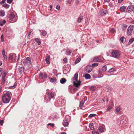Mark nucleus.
<instances>
[{
  "mask_svg": "<svg viewBox=\"0 0 134 134\" xmlns=\"http://www.w3.org/2000/svg\"><path fill=\"white\" fill-rule=\"evenodd\" d=\"M11 97L9 93L7 92L4 94L2 97V100L4 103H7L10 101Z\"/></svg>",
  "mask_w": 134,
  "mask_h": 134,
  "instance_id": "f257e3e1",
  "label": "nucleus"
},
{
  "mask_svg": "<svg viewBox=\"0 0 134 134\" xmlns=\"http://www.w3.org/2000/svg\"><path fill=\"white\" fill-rule=\"evenodd\" d=\"M120 52L117 50H112L111 56L114 58L117 59L119 58L120 57Z\"/></svg>",
  "mask_w": 134,
  "mask_h": 134,
  "instance_id": "f03ea898",
  "label": "nucleus"
},
{
  "mask_svg": "<svg viewBox=\"0 0 134 134\" xmlns=\"http://www.w3.org/2000/svg\"><path fill=\"white\" fill-rule=\"evenodd\" d=\"M54 94L52 92H50L48 93L44 97V99L47 101L50 100L51 99L54 98Z\"/></svg>",
  "mask_w": 134,
  "mask_h": 134,
  "instance_id": "7ed1b4c3",
  "label": "nucleus"
},
{
  "mask_svg": "<svg viewBox=\"0 0 134 134\" xmlns=\"http://www.w3.org/2000/svg\"><path fill=\"white\" fill-rule=\"evenodd\" d=\"M7 74V70L4 69L3 71L2 75V79L1 80V84H4L5 82V77L6 75Z\"/></svg>",
  "mask_w": 134,
  "mask_h": 134,
  "instance_id": "20e7f679",
  "label": "nucleus"
},
{
  "mask_svg": "<svg viewBox=\"0 0 134 134\" xmlns=\"http://www.w3.org/2000/svg\"><path fill=\"white\" fill-rule=\"evenodd\" d=\"M127 117L126 116L124 115L122 116L119 118V120H120V124L123 125V124L127 123Z\"/></svg>",
  "mask_w": 134,
  "mask_h": 134,
  "instance_id": "39448f33",
  "label": "nucleus"
},
{
  "mask_svg": "<svg viewBox=\"0 0 134 134\" xmlns=\"http://www.w3.org/2000/svg\"><path fill=\"white\" fill-rule=\"evenodd\" d=\"M31 63V62L30 58L27 57L23 61V63L24 65H30Z\"/></svg>",
  "mask_w": 134,
  "mask_h": 134,
  "instance_id": "423d86ee",
  "label": "nucleus"
},
{
  "mask_svg": "<svg viewBox=\"0 0 134 134\" xmlns=\"http://www.w3.org/2000/svg\"><path fill=\"white\" fill-rule=\"evenodd\" d=\"M16 59V54H11L9 55V60L12 62L15 61Z\"/></svg>",
  "mask_w": 134,
  "mask_h": 134,
  "instance_id": "0eeeda50",
  "label": "nucleus"
},
{
  "mask_svg": "<svg viewBox=\"0 0 134 134\" xmlns=\"http://www.w3.org/2000/svg\"><path fill=\"white\" fill-rule=\"evenodd\" d=\"M133 25H130L128 27L127 30V34L129 35L132 33L133 29Z\"/></svg>",
  "mask_w": 134,
  "mask_h": 134,
  "instance_id": "6e6552de",
  "label": "nucleus"
},
{
  "mask_svg": "<svg viewBox=\"0 0 134 134\" xmlns=\"http://www.w3.org/2000/svg\"><path fill=\"white\" fill-rule=\"evenodd\" d=\"M105 128L104 126H99L98 128V130L100 132H103L105 131Z\"/></svg>",
  "mask_w": 134,
  "mask_h": 134,
  "instance_id": "1a4fd4ad",
  "label": "nucleus"
},
{
  "mask_svg": "<svg viewBox=\"0 0 134 134\" xmlns=\"http://www.w3.org/2000/svg\"><path fill=\"white\" fill-rule=\"evenodd\" d=\"M93 61L94 62H101L102 60L100 57L96 56L94 57Z\"/></svg>",
  "mask_w": 134,
  "mask_h": 134,
  "instance_id": "9d476101",
  "label": "nucleus"
},
{
  "mask_svg": "<svg viewBox=\"0 0 134 134\" xmlns=\"http://www.w3.org/2000/svg\"><path fill=\"white\" fill-rule=\"evenodd\" d=\"M39 77L40 79H44L47 78V76L45 73H41L39 74Z\"/></svg>",
  "mask_w": 134,
  "mask_h": 134,
  "instance_id": "9b49d317",
  "label": "nucleus"
},
{
  "mask_svg": "<svg viewBox=\"0 0 134 134\" xmlns=\"http://www.w3.org/2000/svg\"><path fill=\"white\" fill-rule=\"evenodd\" d=\"M127 10L130 12H132L134 11V5H130L127 8Z\"/></svg>",
  "mask_w": 134,
  "mask_h": 134,
  "instance_id": "f8f14e48",
  "label": "nucleus"
},
{
  "mask_svg": "<svg viewBox=\"0 0 134 134\" xmlns=\"http://www.w3.org/2000/svg\"><path fill=\"white\" fill-rule=\"evenodd\" d=\"M86 69L87 72L88 73H90L92 71V68L90 65H88L86 67Z\"/></svg>",
  "mask_w": 134,
  "mask_h": 134,
  "instance_id": "ddd939ff",
  "label": "nucleus"
},
{
  "mask_svg": "<svg viewBox=\"0 0 134 134\" xmlns=\"http://www.w3.org/2000/svg\"><path fill=\"white\" fill-rule=\"evenodd\" d=\"M15 15L13 13L10 14L9 17V19L12 21H14V22L16 21V20L14 19Z\"/></svg>",
  "mask_w": 134,
  "mask_h": 134,
  "instance_id": "4468645a",
  "label": "nucleus"
},
{
  "mask_svg": "<svg viewBox=\"0 0 134 134\" xmlns=\"http://www.w3.org/2000/svg\"><path fill=\"white\" fill-rule=\"evenodd\" d=\"M122 109L120 107H118L116 108V113L117 114H121L120 113V111Z\"/></svg>",
  "mask_w": 134,
  "mask_h": 134,
  "instance_id": "2eb2a0df",
  "label": "nucleus"
},
{
  "mask_svg": "<svg viewBox=\"0 0 134 134\" xmlns=\"http://www.w3.org/2000/svg\"><path fill=\"white\" fill-rule=\"evenodd\" d=\"M57 106H61L62 105V101L60 100H58L55 103Z\"/></svg>",
  "mask_w": 134,
  "mask_h": 134,
  "instance_id": "dca6fc26",
  "label": "nucleus"
},
{
  "mask_svg": "<svg viewBox=\"0 0 134 134\" xmlns=\"http://www.w3.org/2000/svg\"><path fill=\"white\" fill-rule=\"evenodd\" d=\"M81 82L79 81L77 82V83H76L75 82H74L73 83L74 85L76 87H77L79 86L80 85Z\"/></svg>",
  "mask_w": 134,
  "mask_h": 134,
  "instance_id": "f3484780",
  "label": "nucleus"
},
{
  "mask_svg": "<svg viewBox=\"0 0 134 134\" xmlns=\"http://www.w3.org/2000/svg\"><path fill=\"white\" fill-rule=\"evenodd\" d=\"M84 103L85 102L83 100H82L80 102L79 105V107L81 109H82V108L83 107V105Z\"/></svg>",
  "mask_w": 134,
  "mask_h": 134,
  "instance_id": "a211bd4d",
  "label": "nucleus"
},
{
  "mask_svg": "<svg viewBox=\"0 0 134 134\" xmlns=\"http://www.w3.org/2000/svg\"><path fill=\"white\" fill-rule=\"evenodd\" d=\"M19 71L20 74L23 72L24 71V68L23 67H20L19 69Z\"/></svg>",
  "mask_w": 134,
  "mask_h": 134,
  "instance_id": "6ab92c4d",
  "label": "nucleus"
},
{
  "mask_svg": "<svg viewBox=\"0 0 134 134\" xmlns=\"http://www.w3.org/2000/svg\"><path fill=\"white\" fill-rule=\"evenodd\" d=\"M48 78L50 80V81L52 82H54L56 81V79L55 77H53L51 79H50L49 77Z\"/></svg>",
  "mask_w": 134,
  "mask_h": 134,
  "instance_id": "aec40b11",
  "label": "nucleus"
},
{
  "mask_svg": "<svg viewBox=\"0 0 134 134\" xmlns=\"http://www.w3.org/2000/svg\"><path fill=\"white\" fill-rule=\"evenodd\" d=\"M49 58L50 57L49 56H47L46 57L45 60L47 64H49L50 63Z\"/></svg>",
  "mask_w": 134,
  "mask_h": 134,
  "instance_id": "412c9836",
  "label": "nucleus"
},
{
  "mask_svg": "<svg viewBox=\"0 0 134 134\" xmlns=\"http://www.w3.org/2000/svg\"><path fill=\"white\" fill-rule=\"evenodd\" d=\"M66 80L64 78H63L61 79L60 80V82L62 84L64 83L66 81Z\"/></svg>",
  "mask_w": 134,
  "mask_h": 134,
  "instance_id": "4be33fe9",
  "label": "nucleus"
},
{
  "mask_svg": "<svg viewBox=\"0 0 134 134\" xmlns=\"http://www.w3.org/2000/svg\"><path fill=\"white\" fill-rule=\"evenodd\" d=\"M85 77L86 79H89L91 78V76L90 74H86L85 75Z\"/></svg>",
  "mask_w": 134,
  "mask_h": 134,
  "instance_id": "5701e85b",
  "label": "nucleus"
},
{
  "mask_svg": "<svg viewBox=\"0 0 134 134\" xmlns=\"http://www.w3.org/2000/svg\"><path fill=\"white\" fill-rule=\"evenodd\" d=\"M6 23V21L5 20H0V25L2 26Z\"/></svg>",
  "mask_w": 134,
  "mask_h": 134,
  "instance_id": "b1692460",
  "label": "nucleus"
},
{
  "mask_svg": "<svg viewBox=\"0 0 134 134\" xmlns=\"http://www.w3.org/2000/svg\"><path fill=\"white\" fill-rule=\"evenodd\" d=\"M126 7L124 6H123L120 7V9L121 12H125Z\"/></svg>",
  "mask_w": 134,
  "mask_h": 134,
  "instance_id": "393cba45",
  "label": "nucleus"
},
{
  "mask_svg": "<svg viewBox=\"0 0 134 134\" xmlns=\"http://www.w3.org/2000/svg\"><path fill=\"white\" fill-rule=\"evenodd\" d=\"M90 128L91 130H93L94 129L93 126V123H91L90 124H89Z\"/></svg>",
  "mask_w": 134,
  "mask_h": 134,
  "instance_id": "a878e982",
  "label": "nucleus"
},
{
  "mask_svg": "<svg viewBox=\"0 0 134 134\" xmlns=\"http://www.w3.org/2000/svg\"><path fill=\"white\" fill-rule=\"evenodd\" d=\"M112 107L111 105H109L108 106L107 108L106 109V111L110 112L111 111Z\"/></svg>",
  "mask_w": 134,
  "mask_h": 134,
  "instance_id": "bb28decb",
  "label": "nucleus"
},
{
  "mask_svg": "<svg viewBox=\"0 0 134 134\" xmlns=\"http://www.w3.org/2000/svg\"><path fill=\"white\" fill-rule=\"evenodd\" d=\"M107 69V66L105 65L102 66V70L103 72H105L106 71Z\"/></svg>",
  "mask_w": 134,
  "mask_h": 134,
  "instance_id": "cd10ccee",
  "label": "nucleus"
},
{
  "mask_svg": "<svg viewBox=\"0 0 134 134\" xmlns=\"http://www.w3.org/2000/svg\"><path fill=\"white\" fill-rule=\"evenodd\" d=\"M5 15V13L3 10H1L0 12V15L2 16H3Z\"/></svg>",
  "mask_w": 134,
  "mask_h": 134,
  "instance_id": "c85d7f7f",
  "label": "nucleus"
},
{
  "mask_svg": "<svg viewBox=\"0 0 134 134\" xmlns=\"http://www.w3.org/2000/svg\"><path fill=\"white\" fill-rule=\"evenodd\" d=\"M41 33V35H42L43 36H45L47 34V32L46 31L44 30L42 31Z\"/></svg>",
  "mask_w": 134,
  "mask_h": 134,
  "instance_id": "c756f323",
  "label": "nucleus"
},
{
  "mask_svg": "<svg viewBox=\"0 0 134 134\" xmlns=\"http://www.w3.org/2000/svg\"><path fill=\"white\" fill-rule=\"evenodd\" d=\"M134 41V38H132L130 39L129 41L128 44L130 45Z\"/></svg>",
  "mask_w": 134,
  "mask_h": 134,
  "instance_id": "7c9ffc66",
  "label": "nucleus"
},
{
  "mask_svg": "<svg viewBox=\"0 0 134 134\" xmlns=\"http://www.w3.org/2000/svg\"><path fill=\"white\" fill-rule=\"evenodd\" d=\"M66 54L68 55H70L71 53V51L69 50V49H67L66 51Z\"/></svg>",
  "mask_w": 134,
  "mask_h": 134,
  "instance_id": "2f4dec72",
  "label": "nucleus"
},
{
  "mask_svg": "<svg viewBox=\"0 0 134 134\" xmlns=\"http://www.w3.org/2000/svg\"><path fill=\"white\" fill-rule=\"evenodd\" d=\"M2 6L6 9L9 8V5L7 4H5L4 5H2Z\"/></svg>",
  "mask_w": 134,
  "mask_h": 134,
  "instance_id": "473e14b6",
  "label": "nucleus"
},
{
  "mask_svg": "<svg viewBox=\"0 0 134 134\" xmlns=\"http://www.w3.org/2000/svg\"><path fill=\"white\" fill-rule=\"evenodd\" d=\"M66 121L65 120V119L64 120V123H63V125L65 127H66L67 126H68V122L67 121L66 122H65V121Z\"/></svg>",
  "mask_w": 134,
  "mask_h": 134,
  "instance_id": "72a5a7b5",
  "label": "nucleus"
},
{
  "mask_svg": "<svg viewBox=\"0 0 134 134\" xmlns=\"http://www.w3.org/2000/svg\"><path fill=\"white\" fill-rule=\"evenodd\" d=\"M78 77V74L77 73H76L74 75V77L75 79V80L76 81H77V78Z\"/></svg>",
  "mask_w": 134,
  "mask_h": 134,
  "instance_id": "f704fd0d",
  "label": "nucleus"
},
{
  "mask_svg": "<svg viewBox=\"0 0 134 134\" xmlns=\"http://www.w3.org/2000/svg\"><path fill=\"white\" fill-rule=\"evenodd\" d=\"M35 41L36 42H37L38 43V45H40L41 43V42L39 40V39L38 38H36L35 39Z\"/></svg>",
  "mask_w": 134,
  "mask_h": 134,
  "instance_id": "c9c22d12",
  "label": "nucleus"
},
{
  "mask_svg": "<svg viewBox=\"0 0 134 134\" xmlns=\"http://www.w3.org/2000/svg\"><path fill=\"white\" fill-rule=\"evenodd\" d=\"M83 19V17L82 16H80L78 18L77 20V22L78 23H80L81 22V20Z\"/></svg>",
  "mask_w": 134,
  "mask_h": 134,
  "instance_id": "e433bc0d",
  "label": "nucleus"
},
{
  "mask_svg": "<svg viewBox=\"0 0 134 134\" xmlns=\"http://www.w3.org/2000/svg\"><path fill=\"white\" fill-rule=\"evenodd\" d=\"M81 60V59L80 58H78L76 59V60L75 62V64H76L78 63H79V62H80V61Z\"/></svg>",
  "mask_w": 134,
  "mask_h": 134,
  "instance_id": "4c0bfd02",
  "label": "nucleus"
},
{
  "mask_svg": "<svg viewBox=\"0 0 134 134\" xmlns=\"http://www.w3.org/2000/svg\"><path fill=\"white\" fill-rule=\"evenodd\" d=\"M115 70V69L113 68H111L108 71V72H111Z\"/></svg>",
  "mask_w": 134,
  "mask_h": 134,
  "instance_id": "58836bf2",
  "label": "nucleus"
},
{
  "mask_svg": "<svg viewBox=\"0 0 134 134\" xmlns=\"http://www.w3.org/2000/svg\"><path fill=\"white\" fill-rule=\"evenodd\" d=\"M96 115L94 114H90L89 116V117L90 118H92L93 117L95 116Z\"/></svg>",
  "mask_w": 134,
  "mask_h": 134,
  "instance_id": "ea45409f",
  "label": "nucleus"
},
{
  "mask_svg": "<svg viewBox=\"0 0 134 134\" xmlns=\"http://www.w3.org/2000/svg\"><path fill=\"white\" fill-rule=\"evenodd\" d=\"M16 84L15 83L13 86L9 87V88L10 89H13L15 88V86H16Z\"/></svg>",
  "mask_w": 134,
  "mask_h": 134,
  "instance_id": "a19ab883",
  "label": "nucleus"
},
{
  "mask_svg": "<svg viewBox=\"0 0 134 134\" xmlns=\"http://www.w3.org/2000/svg\"><path fill=\"white\" fill-rule=\"evenodd\" d=\"M67 69H64L63 70V72L65 74H66L67 73L69 72V69H68V70H67Z\"/></svg>",
  "mask_w": 134,
  "mask_h": 134,
  "instance_id": "79ce46f5",
  "label": "nucleus"
},
{
  "mask_svg": "<svg viewBox=\"0 0 134 134\" xmlns=\"http://www.w3.org/2000/svg\"><path fill=\"white\" fill-rule=\"evenodd\" d=\"M98 65V64L97 63H95L92 64V67H94L95 66H97Z\"/></svg>",
  "mask_w": 134,
  "mask_h": 134,
  "instance_id": "37998d69",
  "label": "nucleus"
},
{
  "mask_svg": "<svg viewBox=\"0 0 134 134\" xmlns=\"http://www.w3.org/2000/svg\"><path fill=\"white\" fill-rule=\"evenodd\" d=\"M3 37H4V35H3V34H2L1 35V41L2 42H3L4 41V38H3Z\"/></svg>",
  "mask_w": 134,
  "mask_h": 134,
  "instance_id": "c03bdc74",
  "label": "nucleus"
},
{
  "mask_svg": "<svg viewBox=\"0 0 134 134\" xmlns=\"http://www.w3.org/2000/svg\"><path fill=\"white\" fill-rule=\"evenodd\" d=\"M92 134H99V133L97 131H92Z\"/></svg>",
  "mask_w": 134,
  "mask_h": 134,
  "instance_id": "a18cd8bd",
  "label": "nucleus"
},
{
  "mask_svg": "<svg viewBox=\"0 0 134 134\" xmlns=\"http://www.w3.org/2000/svg\"><path fill=\"white\" fill-rule=\"evenodd\" d=\"M78 89L77 88H74L73 91L74 94L76 92L77 90Z\"/></svg>",
  "mask_w": 134,
  "mask_h": 134,
  "instance_id": "49530a36",
  "label": "nucleus"
},
{
  "mask_svg": "<svg viewBox=\"0 0 134 134\" xmlns=\"http://www.w3.org/2000/svg\"><path fill=\"white\" fill-rule=\"evenodd\" d=\"M2 54L3 56L5 55V50L4 49H3L2 50Z\"/></svg>",
  "mask_w": 134,
  "mask_h": 134,
  "instance_id": "de8ad7c7",
  "label": "nucleus"
},
{
  "mask_svg": "<svg viewBox=\"0 0 134 134\" xmlns=\"http://www.w3.org/2000/svg\"><path fill=\"white\" fill-rule=\"evenodd\" d=\"M56 8L58 10H59L60 9V7L59 4L57 5L56 7Z\"/></svg>",
  "mask_w": 134,
  "mask_h": 134,
  "instance_id": "09e8293b",
  "label": "nucleus"
},
{
  "mask_svg": "<svg viewBox=\"0 0 134 134\" xmlns=\"http://www.w3.org/2000/svg\"><path fill=\"white\" fill-rule=\"evenodd\" d=\"M115 30L114 28H112L111 30H110V32L111 33H114L115 32Z\"/></svg>",
  "mask_w": 134,
  "mask_h": 134,
  "instance_id": "8fccbe9b",
  "label": "nucleus"
},
{
  "mask_svg": "<svg viewBox=\"0 0 134 134\" xmlns=\"http://www.w3.org/2000/svg\"><path fill=\"white\" fill-rule=\"evenodd\" d=\"M3 58H4V60L5 61H7V58L6 55H3Z\"/></svg>",
  "mask_w": 134,
  "mask_h": 134,
  "instance_id": "3c124183",
  "label": "nucleus"
},
{
  "mask_svg": "<svg viewBox=\"0 0 134 134\" xmlns=\"http://www.w3.org/2000/svg\"><path fill=\"white\" fill-rule=\"evenodd\" d=\"M3 58H4V60L5 61H7V58L6 55H3Z\"/></svg>",
  "mask_w": 134,
  "mask_h": 134,
  "instance_id": "603ef678",
  "label": "nucleus"
},
{
  "mask_svg": "<svg viewBox=\"0 0 134 134\" xmlns=\"http://www.w3.org/2000/svg\"><path fill=\"white\" fill-rule=\"evenodd\" d=\"M5 1L6 0H2V1L0 2V4L2 5L5 2Z\"/></svg>",
  "mask_w": 134,
  "mask_h": 134,
  "instance_id": "864d4df0",
  "label": "nucleus"
},
{
  "mask_svg": "<svg viewBox=\"0 0 134 134\" xmlns=\"http://www.w3.org/2000/svg\"><path fill=\"white\" fill-rule=\"evenodd\" d=\"M108 90L107 91L108 92H110L112 90V89L110 87H108L107 88Z\"/></svg>",
  "mask_w": 134,
  "mask_h": 134,
  "instance_id": "5fc2aeb1",
  "label": "nucleus"
},
{
  "mask_svg": "<svg viewBox=\"0 0 134 134\" xmlns=\"http://www.w3.org/2000/svg\"><path fill=\"white\" fill-rule=\"evenodd\" d=\"M127 27V26L126 25H124L123 27V30H125Z\"/></svg>",
  "mask_w": 134,
  "mask_h": 134,
  "instance_id": "6e6d98bb",
  "label": "nucleus"
},
{
  "mask_svg": "<svg viewBox=\"0 0 134 134\" xmlns=\"http://www.w3.org/2000/svg\"><path fill=\"white\" fill-rule=\"evenodd\" d=\"M33 30H30V31L29 33V34H28V37H30V35L31 34L32 32L33 31Z\"/></svg>",
  "mask_w": 134,
  "mask_h": 134,
  "instance_id": "4d7b16f0",
  "label": "nucleus"
},
{
  "mask_svg": "<svg viewBox=\"0 0 134 134\" xmlns=\"http://www.w3.org/2000/svg\"><path fill=\"white\" fill-rule=\"evenodd\" d=\"M69 91L70 93L74 94L73 90L72 91V90L70 89H69Z\"/></svg>",
  "mask_w": 134,
  "mask_h": 134,
  "instance_id": "13d9d810",
  "label": "nucleus"
},
{
  "mask_svg": "<svg viewBox=\"0 0 134 134\" xmlns=\"http://www.w3.org/2000/svg\"><path fill=\"white\" fill-rule=\"evenodd\" d=\"M13 0H7V2L9 3H11L12 2Z\"/></svg>",
  "mask_w": 134,
  "mask_h": 134,
  "instance_id": "bf43d9fd",
  "label": "nucleus"
},
{
  "mask_svg": "<svg viewBox=\"0 0 134 134\" xmlns=\"http://www.w3.org/2000/svg\"><path fill=\"white\" fill-rule=\"evenodd\" d=\"M3 70L2 68H0V76H1L2 74Z\"/></svg>",
  "mask_w": 134,
  "mask_h": 134,
  "instance_id": "052dcab7",
  "label": "nucleus"
},
{
  "mask_svg": "<svg viewBox=\"0 0 134 134\" xmlns=\"http://www.w3.org/2000/svg\"><path fill=\"white\" fill-rule=\"evenodd\" d=\"M124 37L123 36L122 37L120 38V40L122 42H123L124 41Z\"/></svg>",
  "mask_w": 134,
  "mask_h": 134,
  "instance_id": "680f3d73",
  "label": "nucleus"
},
{
  "mask_svg": "<svg viewBox=\"0 0 134 134\" xmlns=\"http://www.w3.org/2000/svg\"><path fill=\"white\" fill-rule=\"evenodd\" d=\"M4 123V121L3 120H1L0 121V124L2 126Z\"/></svg>",
  "mask_w": 134,
  "mask_h": 134,
  "instance_id": "e2e57ef3",
  "label": "nucleus"
},
{
  "mask_svg": "<svg viewBox=\"0 0 134 134\" xmlns=\"http://www.w3.org/2000/svg\"><path fill=\"white\" fill-rule=\"evenodd\" d=\"M90 89L92 91H94L95 90V88L93 87H91Z\"/></svg>",
  "mask_w": 134,
  "mask_h": 134,
  "instance_id": "0e129e2a",
  "label": "nucleus"
},
{
  "mask_svg": "<svg viewBox=\"0 0 134 134\" xmlns=\"http://www.w3.org/2000/svg\"><path fill=\"white\" fill-rule=\"evenodd\" d=\"M63 60L64 62L66 63L67 62V59L66 58H65L63 59Z\"/></svg>",
  "mask_w": 134,
  "mask_h": 134,
  "instance_id": "69168bd1",
  "label": "nucleus"
},
{
  "mask_svg": "<svg viewBox=\"0 0 134 134\" xmlns=\"http://www.w3.org/2000/svg\"><path fill=\"white\" fill-rule=\"evenodd\" d=\"M51 125V126H52V127H53L54 126V125L53 124H52L51 123H49L48 124V125Z\"/></svg>",
  "mask_w": 134,
  "mask_h": 134,
  "instance_id": "338daca9",
  "label": "nucleus"
},
{
  "mask_svg": "<svg viewBox=\"0 0 134 134\" xmlns=\"http://www.w3.org/2000/svg\"><path fill=\"white\" fill-rule=\"evenodd\" d=\"M109 5L110 7H112L113 6V4L111 2L110 3Z\"/></svg>",
  "mask_w": 134,
  "mask_h": 134,
  "instance_id": "774afa93",
  "label": "nucleus"
}]
</instances>
